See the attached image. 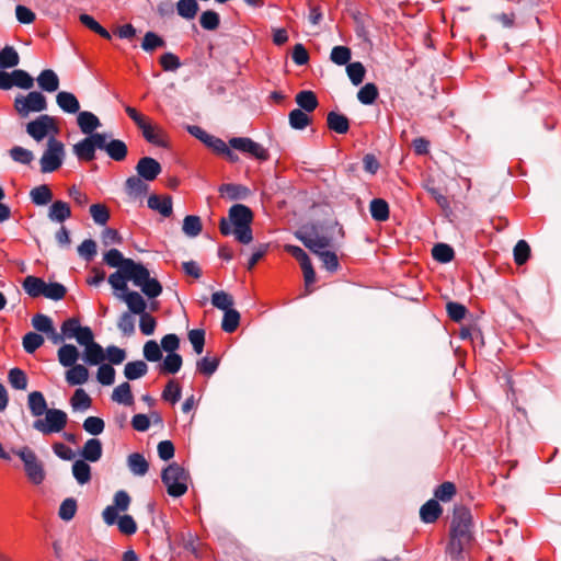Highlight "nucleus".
<instances>
[{
	"label": "nucleus",
	"mask_w": 561,
	"mask_h": 561,
	"mask_svg": "<svg viewBox=\"0 0 561 561\" xmlns=\"http://www.w3.org/2000/svg\"><path fill=\"white\" fill-rule=\"evenodd\" d=\"M471 512L459 506L454 510L446 553L453 561H463L465 551L473 540Z\"/></svg>",
	"instance_id": "f257e3e1"
},
{
	"label": "nucleus",
	"mask_w": 561,
	"mask_h": 561,
	"mask_svg": "<svg viewBox=\"0 0 561 561\" xmlns=\"http://www.w3.org/2000/svg\"><path fill=\"white\" fill-rule=\"evenodd\" d=\"M253 221V211L244 204H233L228 210V218H221L219 230L222 236H234V239L249 244L253 240L251 224Z\"/></svg>",
	"instance_id": "f03ea898"
},
{
	"label": "nucleus",
	"mask_w": 561,
	"mask_h": 561,
	"mask_svg": "<svg viewBox=\"0 0 561 561\" xmlns=\"http://www.w3.org/2000/svg\"><path fill=\"white\" fill-rule=\"evenodd\" d=\"M190 473L178 462L170 463L161 472V480L172 497H180L187 491Z\"/></svg>",
	"instance_id": "7ed1b4c3"
},
{
	"label": "nucleus",
	"mask_w": 561,
	"mask_h": 561,
	"mask_svg": "<svg viewBox=\"0 0 561 561\" xmlns=\"http://www.w3.org/2000/svg\"><path fill=\"white\" fill-rule=\"evenodd\" d=\"M65 154L64 144L55 137H50L39 160L41 172L51 173L58 170L64 163Z\"/></svg>",
	"instance_id": "20e7f679"
},
{
	"label": "nucleus",
	"mask_w": 561,
	"mask_h": 561,
	"mask_svg": "<svg viewBox=\"0 0 561 561\" xmlns=\"http://www.w3.org/2000/svg\"><path fill=\"white\" fill-rule=\"evenodd\" d=\"M23 461L25 474L33 484H41L45 480V470L36 454L27 446L13 450Z\"/></svg>",
	"instance_id": "39448f33"
},
{
	"label": "nucleus",
	"mask_w": 561,
	"mask_h": 561,
	"mask_svg": "<svg viewBox=\"0 0 561 561\" xmlns=\"http://www.w3.org/2000/svg\"><path fill=\"white\" fill-rule=\"evenodd\" d=\"M68 422V415L59 409H49L45 413L44 419H37L33 423V427L43 435L61 432Z\"/></svg>",
	"instance_id": "423d86ee"
},
{
	"label": "nucleus",
	"mask_w": 561,
	"mask_h": 561,
	"mask_svg": "<svg viewBox=\"0 0 561 561\" xmlns=\"http://www.w3.org/2000/svg\"><path fill=\"white\" fill-rule=\"evenodd\" d=\"M14 108L21 117H27L30 113H39L47 110L46 96L38 91H31L27 95H18L14 100Z\"/></svg>",
	"instance_id": "0eeeda50"
},
{
	"label": "nucleus",
	"mask_w": 561,
	"mask_h": 561,
	"mask_svg": "<svg viewBox=\"0 0 561 561\" xmlns=\"http://www.w3.org/2000/svg\"><path fill=\"white\" fill-rule=\"evenodd\" d=\"M134 277V285L139 287L149 299H154L161 295L163 289L161 283L157 278L150 277L149 270L142 263L137 262Z\"/></svg>",
	"instance_id": "6e6552de"
},
{
	"label": "nucleus",
	"mask_w": 561,
	"mask_h": 561,
	"mask_svg": "<svg viewBox=\"0 0 561 561\" xmlns=\"http://www.w3.org/2000/svg\"><path fill=\"white\" fill-rule=\"evenodd\" d=\"M101 150V133L85 136L73 145L72 151L79 161L90 162L96 158V150Z\"/></svg>",
	"instance_id": "1a4fd4ad"
},
{
	"label": "nucleus",
	"mask_w": 561,
	"mask_h": 561,
	"mask_svg": "<svg viewBox=\"0 0 561 561\" xmlns=\"http://www.w3.org/2000/svg\"><path fill=\"white\" fill-rule=\"evenodd\" d=\"M55 118L47 114L39 115L26 124V133L36 141H42L49 133H57Z\"/></svg>",
	"instance_id": "9d476101"
},
{
	"label": "nucleus",
	"mask_w": 561,
	"mask_h": 561,
	"mask_svg": "<svg viewBox=\"0 0 561 561\" xmlns=\"http://www.w3.org/2000/svg\"><path fill=\"white\" fill-rule=\"evenodd\" d=\"M136 265L137 262H127L125 267L117 270L108 276L107 282L115 290V295L129 291L127 282L134 283Z\"/></svg>",
	"instance_id": "9b49d317"
},
{
	"label": "nucleus",
	"mask_w": 561,
	"mask_h": 561,
	"mask_svg": "<svg viewBox=\"0 0 561 561\" xmlns=\"http://www.w3.org/2000/svg\"><path fill=\"white\" fill-rule=\"evenodd\" d=\"M101 150L114 161H123L128 154V148L125 141L112 138L110 134L101 133Z\"/></svg>",
	"instance_id": "f8f14e48"
},
{
	"label": "nucleus",
	"mask_w": 561,
	"mask_h": 561,
	"mask_svg": "<svg viewBox=\"0 0 561 561\" xmlns=\"http://www.w3.org/2000/svg\"><path fill=\"white\" fill-rule=\"evenodd\" d=\"M286 251L295 257L304 272V278L306 286H309L316 282V272L313 270L311 260L307 252L298 245L287 244Z\"/></svg>",
	"instance_id": "ddd939ff"
},
{
	"label": "nucleus",
	"mask_w": 561,
	"mask_h": 561,
	"mask_svg": "<svg viewBox=\"0 0 561 561\" xmlns=\"http://www.w3.org/2000/svg\"><path fill=\"white\" fill-rule=\"evenodd\" d=\"M137 175L147 182L154 181L161 173V164L151 157H142L136 164Z\"/></svg>",
	"instance_id": "4468645a"
},
{
	"label": "nucleus",
	"mask_w": 561,
	"mask_h": 561,
	"mask_svg": "<svg viewBox=\"0 0 561 561\" xmlns=\"http://www.w3.org/2000/svg\"><path fill=\"white\" fill-rule=\"evenodd\" d=\"M116 297L127 305V312L138 316L147 312V302L138 291L129 290L125 294H116Z\"/></svg>",
	"instance_id": "2eb2a0df"
},
{
	"label": "nucleus",
	"mask_w": 561,
	"mask_h": 561,
	"mask_svg": "<svg viewBox=\"0 0 561 561\" xmlns=\"http://www.w3.org/2000/svg\"><path fill=\"white\" fill-rule=\"evenodd\" d=\"M147 205L163 217H170L173 213L172 197L170 195L160 196L151 194L148 197Z\"/></svg>",
	"instance_id": "dca6fc26"
},
{
	"label": "nucleus",
	"mask_w": 561,
	"mask_h": 561,
	"mask_svg": "<svg viewBox=\"0 0 561 561\" xmlns=\"http://www.w3.org/2000/svg\"><path fill=\"white\" fill-rule=\"evenodd\" d=\"M146 182L147 181L139 178L138 175H131L127 178L124 186L125 193L129 198L133 199L142 197L149 191V185Z\"/></svg>",
	"instance_id": "f3484780"
},
{
	"label": "nucleus",
	"mask_w": 561,
	"mask_h": 561,
	"mask_svg": "<svg viewBox=\"0 0 561 561\" xmlns=\"http://www.w3.org/2000/svg\"><path fill=\"white\" fill-rule=\"evenodd\" d=\"M77 123L81 133L87 136L96 133L95 130L101 126L99 117L89 111L79 112Z\"/></svg>",
	"instance_id": "a211bd4d"
},
{
	"label": "nucleus",
	"mask_w": 561,
	"mask_h": 561,
	"mask_svg": "<svg viewBox=\"0 0 561 561\" xmlns=\"http://www.w3.org/2000/svg\"><path fill=\"white\" fill-rule=\"evenodd\" d=\"M103 454L102 442L99 438H90L88 439L82 449L80 450V455L82 460L88 462H96L101 459Z\"/></svg>",
	"instance_id": "6ab92c4d"
},
{
	"label": "nucleus",
	"mask_w": 561,
	"mask_h": 561,
	"mask_svg": "<svg viewBox=\"0 0 561 561\" xmlns=\"http://www.w3.org/2000/svg\"><path fill=\"white\" fill-rule=\"evenodd\" d=\"M56 103L62 112L77 114L80 111V103L72 92L59 91L56 95Z\"/></svg>",
	"instance_id": "aec40b11"
},
{
	"label": "nucleus",
	"mask_w": 561,
	"mask_h": 561,
	"mask_svg": "<svg viewBox=\"0 0 561 561\" xmlns=\"http://www.w3.org/2000/svg\"><path fill=\"white\" fill-rule=\"evenodd\" d=\"M443 513V508L437 500L431 499L420 508L421 520L425 524L435 523Z\"/></svg>",
	"instance_id": "412c9836"
},
{
	"label": "nucleus",
	"mask_w": 561,
	"mask_h": 561,
	"mask_svg": "<svg viewBox=\"0 0 561 561\" xmlns=\"http://www.w3.org/2000/svg\"><path fill=\"white\" fill-rule=\"evenodd\" d=\"M219 192L226 194L230 201H244L247 199L251 191L248 186L234 183H225L219 186Z\"/></svg>",
	"instance_id": "4be33fe9"
},
{
	"label": "nucleus",
	"mask_w": 561,
	"mask_h": 561,
	"mask_svg": "<svg viewBox=\"0 0 561 561\" xmlns=\"http://www.w3.org/2000/svg\"><path fill=\"white\" fill-rule=\"evenodd\" d=\"M82 359L90 366L101 365L105 359L104 348L99 343L93 342L84 347Z\"/></svg>",
	"instance_id": "5701e85b"
},
{
	"label": "nucleus",
	"mask_w": 561,
	"mask_h": 561,
	"mask_svg": "<svg viewBox=\"0 0 561 561\" xmlns=\"http://www.w3.org/2000/svg\"><path fill=\"white\" fill-rule=\"evenodd\" d=\"M328 128L337 134H346L350 129V119L341 113L331 111L327 115Z\"/></svg>",
	"instance_id": "b1692460"
},
{
	"label": "nucleus",
	"mask_w": 561,
	"mask_h": 561,
	"mask_svg": "<svg viewBox=\"0 0 561 561\" xmlns=\"http://www.w3.org/2000/svg\"><path fill=\"white\" fill-rule=\"evenodd\" d=\"M45 286L43 278L33 275L26 276L22 283L24 291L32 298L44 297Z\"/></svg>",
	"instance_id": "393cba45"
},
{
	"label": "nucleus",
	"mask_w": 561,
	"mask_h": 561,
	"mask_svg": "<svg viewBox=\"0 0 561 561\" xmlns=\"http://www.w3.org/2000/svg\"><path fill=\"white\" fill-rule=\"evenodd\" d=\"M27 405L31 414L35 417L44 415L49 410L46 399L41 391H33L28 394Z\"/></svg>",
	"instance_id": "a878e982"
},
{
	"label": "nucleus",
	"mask_w": 561,
	"mask_h": 561,
	"mask_svg": "<svg viewBox=\"0 0 561 561\" xmlns=\"http://www.w3.org/2000/svg\"><path fill=\"white\" fill-rule=\"evenodd\" d=\"M295 101L299 108L307 113H312L319 105L317 94L311 90L299 91L295 96Z\"/></svg>",
	"instance_id": "bb28decb"
},
{
	"label": "nucleus",
	"mask_w": 561,
	"mask_h": 561,
	"mask_svg": "<svg viewBox=\"0 0 561 561\" xmlns=\"http://www.w3.org/2000/svg\"><path fill=\"white\" fill-rule=\"evenodd\" d=\"M57 356L61 366L70 367L77 364L80 352L73 344H64L58 348Z\"/></svg>",
	"instance_id": "cd10ccee"
},
{
	"label": "nucleus",
	"mask_w": 561,
	"mask_h": 561,
	"mask_svg": "<svg viewBox=\"0 0 561 561\" xmlns=\"http://www.w3.org/2000/svg\"><path fill=\"white\" fill-rule=\"evenodd\" d=\"M38 87L45 92H55L59 88V78L51 69L43 70L37 77Z\"/></svg>",
	"instance_id": "c85d7f7f"
},
{
	"label": "nucleus",
	"mask_w": 561,
	"mask_h": 561,
	"mask_svg": "<svg viewBox=\"0 0 561 561\" xmlns=\"http://www.w3.org/2000/svg\"><path fill=\"white\" fill-rule=\"evenodd\" d=\"M68 368L69 369L66 371V381L70 386H80L88 381L89 370L84 365L76 364Z\"/></svg>",
	"instance_id": "c756f323"
},
{
	"label": "nucleus",
	"mask_w": 561,
	"mask_h": 561,
	"mask_svg": "<svg viewBox=\"0 0 561 561\" xmlns=\"http://www.w3.org/2000/svg\"><path fill=\"white\" fill-rule=\"evenodd\" d=\"M144 138L160 148H168L169 142L164 138V134L160 129H156L150 123H147L141 129Z\"/></svg>",
	"instance_id": "7c9ffc66"
},
{
	"label": "nucleus",
	"mask_w": 561,
	"mask_h": 561,
	"mask_svg": "<svg viewBox=\"0 0 561 561\" xmlns=\"http://www.w3.org/2000/svg\"><path fill=\"white\" fill-rule=\"evenodd\" d=\"M127 466L133 474L142 477L149 470V463L140 453H133L127 458Z\"/></svg>",
	"instance_id": "2f4dec72"
},
{
	"label": "nucleus",
	"mask_w": 561,
	"mask_h": 561,
	"mask_svg": "<svg viewBox=\"0 0 561 561\" xmlns=\"http://www.w3.org/2000/svg\"><path fill=\"white\" fill-rule=\"evenodd\" d=\"M71 217L70 206L62 201H55L50 205L48 218L51 221L64 222Z\"/></svg>",
	"instance_id": "473e14b6"
},
{
	"label": "nucleus",
	"mask_w": 561,
	"mask_h": 561,
	"mask_svg": "<svg viewBox=\"0 0 561 561\" xmlns=\"http://www.w3.org/2000/svg\"><path fill=\"white\" fill-rule=\"evenodd\" d=\"M30 198L34 205L44 206L53 201V192L47 184H42L31 190Z\"/></svg>",
	"instance_id": "72a5a7b5"
},
{
	"label": "nucleus",
	"mask_w": 561,
	"mask_h": 561,
	"mask_svg": "<svg viewBox=\"0 0 561 561\" xmlns=\"http://www.w3.org/2000/svg\"><path fill=\"white\" fill-rule=\"evenodd\" d=\"M370 215L376 221H386L389 219L390 210L388 203L382 198H374L369 205Z\"/></svg>",
	"instance_id": "f704fd0d"
},
{
	"label": "nucleus",
	"mask_w": 561,
	"mask_h": 561,
	"mask_svg": "<svg viewBox=\"0 0 561 561\" xmlns=\"http://www.w3.org/2000/svg\"><path fill=\"white\" fill-rule=\"evenodd\" d=\"M183 364L182 356L178 353H170L163 358L162 363L159 365V370L162 374H176Z\"/></svg>",
	"instance_id": "c9c22d12"
},
{
	"label": "nucleus",
	"mask_w": 561,
	"mask_h": 561,
	"mask_svg": "<svg viewBox=\"0 0 561 561\" xmlns=\"http://www.w3.org/2000/svg\"><path fill=\"white\" fill-rule=\"evenodd\" d=\"M72 476L76 481L83 485L91 480V467L88 461L78 459L72 463Z\"/></svg>",
	"instance_id": "e433bc0d"
},
{
	"label": "nucleus",
	"mask_w": 561,
	"mask_h": 561,
	"mask_svg": "<svg viewBox=\"0 0 561 561\" xmlns=\"http://www.w3.org/2000/svg\"><path fill=\"white\" fill-rule=\"evenodd\" d=\"M148 373V365L144 360L128 362L124 368V376L127 380H136Z\"/></svg>",
	"instance_id": "4c0bfd02"
},
{
	"label": "nucleus",
	"mask_w": 561,
	"mask_h": 561,
	"mask_svg": "<svg viewBox=\"0 0 561 561\" xmlns=\"http://www.w3.org/2000/svg\"><path fill=\"white\" fill-rule=\"evenodd\" d=\"M176 13L187 21L193 20L198 10L199 5L197 0H179L175 4Z\"/></svg>",
	"instance_id": "58836bf2"
},
{
	"label": "nucleus",
	"mask_w": 561,
	"mask_h": 561,
	"mask_svg": "<svg viewBox=\"0 0 561 561\" xmlns=\"http://www.w3.org/2000/svg\"><path fill=\"white\" fill-rule=\"evenodd\" d=\"M112 400L124 405H131L134 397L130 385L128 382L118 385L112 393Z\"/></svg>",
	"instance_id": "ea45409f"
},
{
	"label": "nucleus",
	"mask_w": 561,
	"mask_h": 561,
	"mask_svg": "<svg viewBox=\"0 0 561 561\" xmlns=\"http://www.w3.org/2000/svg\"><path fill=\"white\" fill-rule=\"evenodd\" d=\"M289 125L293 129L302 130L311 123L307 112L300 108H294L288 114Z\"/></svg>",
	"instance_id": "a19ab883"
},
{
	"label": "nucleus",
	"mask_w": 561,
	"mask_h": 561,
	"mask_svg": "<svg viewBox=\"0 0 561 561\" xmlns=\"http://www.w3.org/2000/svg\"><path fill=\"white\" fill-rule=\"evenodd\" d=\"M379 95L378 88L375 83L367 82L357 92L358 101L364 105H371Z\"/></svg>",
	"instance_id": "79ce46f5"
},
{
	"label": "nucleus",
	"mask_w": 561,
	"mask_h": 561,
	"mask_svg": "<svg viewBox=\"0 0 561 561\" xmlns=\"http://www.w3.org/2000/svg\"><path fill=\"white\" fill-rule=\"evenodd\" d=\"M202 220L196 215H187L183 220L182 230L185 236L195 238L202 232Z\"/></svg>",
	"instance_id": "37998d69"
},
{
	"label": "nucleus",
	"mask_w": 561,
	"mask_h": 561,
	"mask_svg": "<svg viewBox=\"0 0 561 561\" xmlns=\"http://www.w3.org/2000/svg\"><path fill=\"white\" fill-rule=\"evenodd\" d=\"M432 256L439 263H449L454 260L455 251L447 243H437L432 249Z\"/></svg>",
	"instance_id": "c03bdc74"
},
{
	"label": "nucleus",
	"mask_w": 561,
	"mask_h": 561,
	"mask_svg": "<svg viewBox=\"0 0 561 561\" xmlns=\"http://www.w3.org/2000/svg\"><path fill=\"white\" fill-rule=\"evenodd\" d=\"M70 404L75 411H85L91 408L92 400L84 389L78 388L70 399Z\"/></svg>",
	"instance_id": "a18cd8bd"
},
{
	"label": "nucleus",
	"mask_w": 561,
	"mask_h": 561,
	"mask_svg": "<svg viewBox=\"0 0 561 561\" xmlns=\"http://www.w3.org/2000/svg\"><path fill=\"white\" fill-rule=\"evenodd\" d=\"M165 45V41L152 31L147 32L141 42V48L147 53H152L158 48L164 47Z\"/></svg>",
	"instance_id": "49530a36"
},
{
	"label": "nucleus",
	"mask_w": 561,
	"mask_h": 561,
	"mask_svg": "<svg viewBox=\"0 0 561 561\" xmlns=\"http://www.w3.org/2000/svg\"><path fill=\"white\" fill-rule=\"evenodd\" d=\"M103 260L108 266L118 270L125 267L127 262H135L131 259L124 257L123 253L117 249H111L105 252Z\"/></svg>",
	"instance_id": "de8ad7c7"
},
{
	"label": "nucleus",
	"mask_w": 561,
	"mask_h": 561,
	"mask_svg": "<svg viewBox=\"0 0 561 561\" xmlns=\"http://www.w3.org/2000/svg\"><path fill=\"white\" fill-rule=\"evenodd\" d=\"M8 380L13 389L25 390L27 388V376L25 371L19 367L9 370Z\"/></svg>",
	"instance_id": "09e8293b"
},
{
	"label": "nucleus",
	"mask_w": 561,
	"mask_h": 561,
	"mask_svg": "<svg viewBox=\"0 0 561 561\" xmlns=\"http://www.w3.org/2000/svg\"><path fill=\"white\" fill-rule=\"evenodd\" d=\"M20 62L18 51L12 46H5L0 50V67L3 69L13 68Z\"/></svg>",
	"instance_id": "8fccbe9b"
},
{
	"label": "nucleus",
	"mask_w": 561,
	"mask_h": 561,
	"mask_svg": "<svg viewBox=\"0 0 561 561\" xmlns=\"http://www.w3.org/2000/svg\"><path fill=\"white\" fill-rule=\"evenodd\" d=\"M240 323V313L236 309L226 310L221 321V329L227 333L234 332Z\"/></svg>",
	"instance_id": "3c124183"
},
{
	"label": "nucleus",
	"mask_w": 561,
	"mask_h": 561,
	"mask_svg": "<svg viewBox=\"0 0 561 561\" xmlns=\"http://www.w3.org/2000/svg\"><path fill=\"white\" fill-rule=\"evenodd\" d=\"M44 342V337L36 332H27L22 339L23 348L27 354H33Z\"/></svg>",
	"instance_id": "603ef678"
},
{
	"label": "nucleus",
	"mask_w": 561,
	"mask_h": 561,
	"mask_svg": "<svg viewBox=\"0 0 561 561\" xmlns=\"http://www.w3.org/2000/svg\"><path fill=\"white\" fill-rule=\"evenodd\" d=\"M199 24L206 31H215L220 25V15L214 10H206L199 16Z\"/></svg>",
	"instance_id": "864d4df0"
},
{
	"label": "nucleus",
	"mask_w": 561,
	"mask_h": 561,
	"mask_svg": "<svg viewBox=\"0 0 561 561\" xmlns=\"http://www.w3.org/2000/svg\"><path fill=\"white\" fill-rule=\"evenodd\" d=\"M346 72L354 85H359L365 78L366 69L359 61L350 62L346 65Z\"/></svg>",
	"instance_id": "5fc2aeb1"
},
{
	"label": "nucleus",
	"mask_w": 561,
	"mask_h": 561,
	"mask_svg": "<svg viewBox=\"0 0 561 561\" xmlns=\"http://www.w3.org/2000/svg\"><path fill=\"white\" fill-rule=\"evenodd\" d=\"M77 508V500L73 497H67L59 506L58 516L60 519L69 522L75 517Z\"/></svg>",
	"instance_id": "6e6d98bb"
},
{
	"label": "nucleus",
	"mask_w": 561,
	"mask_h": 561,
	"mask_svg": "<svg viewBox=\"0 0 561 561\" xmlns=\"http://www.w3.org/2000/svg\"><path fill=\"white\" fill-rule=\"evenodd\" d=\"M352 51L347 46H334L331 50L330 59L332 62L344 66L350 64Z\"/></svg>",
	"instance_id": "4d7b16f0"
},
{
	"label": "nucleus",
	"mask_w": 561,
	"mask_h": 561,
	"mask_svg": "<svg viewBox=\"0 0 561 561\" xmlns=\"http://www.w3.org/2000/svg\"><path fill=\"white\" fill-rule=\"evenodd\" d=\"M13 87L28 90L34 85L33 77L23 69H15L12 71Z\"/></svg>",
	"instance_id": "13d9d810"
},
{
	"label": "nucleus",
	"mask_w": 561,
	"mask_h": 561,
	"mask_svg": "<svg viewBox=\"0 0 561 561\" xmlns=\"http://www.w3.org/2000/svg\"><path fill=\"white\" fill-rule=\"evenodd\" d=\"M82 427L90 435L98 436L104 432L105 422L99 416H88L83 421Z\"/></svg>",
	"instance_id": "bf43d9fd"
},
{
	"label": "nucleus",
	"mask_w": 561,
	"mask_h": 561,
	"mask_svg": "<svg viewBox=\"0 0 561 561\" xmlns=\"http://www.w3.org/2000/svg\"><path fill=\"white\" fill-rule=\"evenodd\" d=\"M10 157L13 161L28 165L34 160V153L21 146H14L10 149Z\"/></svg>",
	"instance_id": "052dcab7"
},
{
	"label": "nucleus",
	"mask_w": 561,
	"mask_h": 561,
	"mask_svg": "<svg viewBox=\"0 0 561 561\" xmlns=\"http://www.w3.org/2000/svg\"><path fill=\"white\" fill-rule=\"evenodd\" d=\"M67 294V288L57 282L46 283L44 297L58 301L61 300Z\"/></svg>",
	"instance_id": "680f3d73"
},
{
	"label": "nucleus",
	"mask_w": 561,
	"mask_h": 561,
	"mask_svg": "<svg viewBox=\"0 0 561 561\" xmlns=\"http://www.w3.org/2000/svg\"><path fill=\"white\" fill-rule=\"evenodd\" d=\"M98 381L103 386H111L115 381V369L110 364H101L96 374Z\"/></svg>",
	"instance_id": "e2e57ef3"
},
{
	"label": "nucleus",
	"mask_w": 561,
	"mask_h": 561,
	"mask_svg": "<svg viewBox=\"0 0 561 561\" xmlns=\"http://www.w3.org/2000/svg\"><path fill=\"white\" fill-rule=\"evenodd\" d=\"M211 304L214 307L220 310H229L233 305L232 297L224 290L215 291L211 295Z\"/></svg>",
	"instance_id": "0e129e2a"
},
{
	"label": "nucleus",
	"mask_w": 561,
	"mask_h": 561,
	"mask_svg": "<svg viewBox=\"0 0 561 561\" xmlns=\"http://www.w3.org/2000/svg\"><path fill=\"white\" fill-rule=\"evenodd\" d=\"M456 485L453 482L446 481L435 489L434 495L442 502H448L456 494Z\"/></svg>",
	"instance_id": "69168bd1"
},
{
	"label": "nucleus",
	"mask_w": 561,
	"mask_h": 561,
	"mask_svg": "<svg viewBox=\"0 0 561 561\" xmlns=\"http://www.w3.org/2000/svg\"><path fill=\"white\" fill-rule=\"evenodd\" d=\"M182 396V388L174 380H170L162 391V399L169 401L172 404L176 403Z\"/></svg>",
	"instance_id": "338daca9"
},
{
	"label": "nucleus",
	"mask_w": 561,
	"mask_h": 561,
	"mask_svg": "<svg viewBox=\"0 0 561 561\" xmlns=\"http://www.w3.org/2000/svg\"><path fill=\"white\" fill-rule=\"evenodd\" d=\"M144 357L152 363L161 360V346L154 340L147 341L144 345Z\"/></svg>",
	"instance_id": "774afa93"
}]
</instances>
